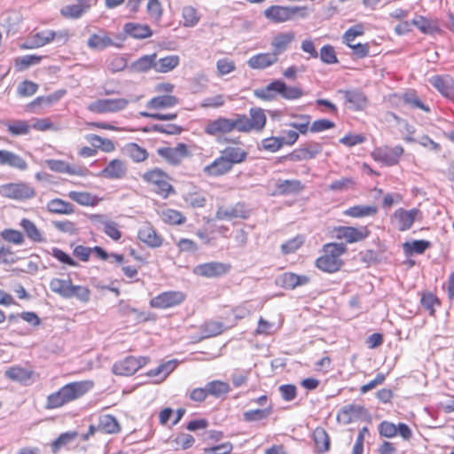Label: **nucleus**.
I'll return each mask as SVG.
<instances>
[{
  "label": "nucleus",
  "mask_w": 454,
  "mask_h": 454,
  "mask_svg": "<svg viewBox=\"0 0 454 454\" xmlns=\"http://www.w3.org/2000/svg\"><path fill=\"white\" fill-rule=\"evenodd\" d=\"M61 96L62 93L58 91L48 96L37 97L28 105V108L30 111L35 112L38 107L51 106L58 102Z\"/></svg>",
  "instance_id": "c9c22d12"
},
{
  "label": "nucleus",
  "mask_w": 454,
  "mask_h": 454,
  "mask_svg": "<svg viewBox=\"0 0 454 454\" xmlns=\"http://www.w3.org/2000/svg\"><path fill=\"white\" fill-rule=\"evenodd\" d=\"M323 151L322 145L309 142L292 152L287 158L293 161L309 160L316 158Z\"/></svg>",
  "instance_id": "2eb2a0df"
},
{
  "label": "nucleus",
  "mask_w": 454,
  "mask_h": 454,
  "mask_svg": "<svg viewBox=\"0 0 454 454\" xmlns=\"http://www.w3.org/2000/svg\"><path fill=\"white\" fill-rule=\"evenodd\" d=\"M5 376L12 380L26 383L31 379L32 372L21 367H12L5 372Z\"/></svg>",
  "instance_id": "09e8293b"
},
{
  "label": "nucleus",
  "mask_w": 454,
  "mask_h": 454,
  "mask_svg": "<svg viewBox=\"0 0 454 454\" xmlns=\"http://www.w3.org/2000/svg\"><path fill=\"white\" fill-rule=\"evenodd\" d=\"M137 236L143 243L150 247H159L162 245V238L149 223H145L140 227Z\"/></svg>",
  "instance_id": "4be33fe9"
},
{
  "label": "nucleus",
  "mask_w": 454,
  "mask_h": 454,
  "mask_svg": "<svg viewBox=\"0 0 454 454\" xmlns=\"http://www.w3.org/2000/svg\"><path fill=\"white\" fill-rule=\"evenodd\" d=\"M221 155L230 163L231 167L243 162L247 153L240 147L228 146L221 152Z\"/></svg>",
  "instance_id": "7c9ffc66"
},
{
  "label": "nucleus",
  "mask_w": 454,
  "mask_h": 454,
  "mask_svg": "<svg viewBox=\"0 0 454 454\" xmlns=\"http://www.w3.org/2000/svg\"><path fill=\"white\" fill-rule=\"evenodd\" d=\"M90 290L83 286H74L72 284L68 299L76 298L81 302L86 303L90 300Z\"/></svg>",
  "instance_id": "6e6d98bb"
},
{
  "label": "nucleus",
  "mask_w": 454,
  "mask_h": 454,
  "mask_svg": "<svg viewBox=\"0 0 454 454\" xmlns=\"http://www.w3.org/2000/svg\"><path fill=\"white\" fill-rule=\"evenodd\" d=\"M129 101L123 98H99L88 106V110L94 114H112L124 110Z\"/></svg>",
  "instance_id": "423d86ee"
},
{
  "label": "nucleus",
  "mask_w": 454,
  "mask_h": 454,
  "mask_svg": "<svg viewBox=\"0 0 454 454\" xmlns=\"http://www.w3.org/2000/svg\"><path fill=\"white\" fill-rule=\"evenodd\" d=\"M272 412V408L255 409L245 411L243 414L244 420L247 422L260 421L267 419Z\"/></svg>",
  "instance_id": "8fccbe9b"
},
{
  "label": "nucleus",
  "mask_w": 454,
  "mask_h": 454,
  "mask_svg": "<svg viewBox=\"0 0 454 454\" xmlns=\"http://www.w3.org/2000/svg\"><path fill=\"white\" fill-rule=\"evenodd\" d=\"M250 117L245 114H238L239 131L250 132L251 130L262 131L266 124V115L263 109L253 107L249 111Z\"/></svg>",
  "instance_id": "20e7f679"
},
{
  "label": "nucleus",
  "mask_w": 454,
  "mask_h": 454,
  "mask_svg": "<svg viewBox=\"0 0 454 454\" xmlns=\"http://www.w3.org/2000/svg\"><path fill=\"white\" fill-rule=\"evenodd\" d=\"M182 17L184 19V27H192L200 21V16L197 10L190 5L183 8Z\"/></svg>",
  "instance_id": "864d4df0"
},
{
  "label": "nucleus",
  "mask_w": 454,
  "mask_h": 454,
  "mask_svg": "<svg viewBox=\"0 0 454 454\" xmlns=\"http://www.w3.org/2000/svg\"><path fill=\"white\" fill-rule=\"evenodd\" d=\"M87 10L80 4L74 5H66L61 9V14L67 18L78 19Z\"/></svg>",
  "instance_id": "774afa93"
},
{
  "label": "nucleus",
  "mask_w": 454,
  "mask_h": 454,
  "mask_svg": "<svg viewBox=\"0 0 454 454\" xmlns=\"http://www.w3.org/2000/svg\"><path fill=\"white\" fill-rule=\"evenodd\" d=\"M175 366L174 361H168L167 363L160 364L157 368L150 370L147 375L149 377H156L162 374L161 381L174 370Z\"/></svg>",
  "instance_id": "bf43d9fd"
},
{
  "label": "nucleus",
  "mask_w": 454,
  "mask_h": 454,
  "mask_svg": "<svg viewBox=\"0 0 454 454\" xmlns=\"http://www.w3.org/2000/svg\"><path fill=\"white\" fill-rule=\"evenodd\" d=\"M338 93L343 95L347 107L353 111L364 110L367 105V98L365 95L360 90H340Z\"/></svg>",
  "instance_id": "a211bd4d"
},
{
  "label": "nucleus",
  "mask_w": 454,
  "mask_h": 454,
  "mask_svg": "<svg viewBox=\"0 0 454 454\" xmlns=\"http://www.w3.org/2000/svg\"><path fill=\"white\" fill-rule=\"evenodd\" d=\"M142 178L145 182L153 185L154 192L163 199L176 193L174 187L169 183L170 177L160 168H155L144 173Z\"/></svg>",
  "instance_id": "7ed1b4c3"
},
{
  "label": "nucleus",
  "mask_w": 454,
  "mask_h": 454,
  "mask_svg": "<svg viewBox=\"0 0 454 454\" xmlns=\"http://www.w3.org/2000/svg\"><path fill=\"white\" fill-rule=\"evenodd\" d=\"M47 166L52 171L59 173H67L69 175L82 176L83 170L81 168H77L69 165L66 161L59 160H47Z\"/></svg>",
  "instance_id": "2f4dec72"
},
{
  "label": "nucleus",
  "mask_w": 454,
  "mask_h": 454,
  "mask_svg": "<svg viewBox=\"0 0 454 454\" xmlns=\"http://www.w3.org/2000/svg\"><path fill=\"white\" fill-rule=\"evenodd\" d=\"M403 148L401 145L395 147H379L372 153V156L376 161H380L387 166H394L398 163Z\"/></svg>",
  "instance_id": "f8f14e48"
},
{
  "label": "nucleus",
  "mask_w": 454,
  "mask_h": 454,
  "mask_svg": "<svg viewBox=\"0 0 454 454\" xmlns=\"http://www.w3.org/2000/svg\"><path fill=\"white\" fill-rule=\"evenodd\" d=\"M46 207L50 213L58 215H70L74 212V205L61 199L51 200Z\"/></svg>",
  "instance_id": "473e14b6"
},
{
  "label": "nucleus",
  "mask_w": 454,
  "mask_h": 454,
  "mask_svg": "<svg viewBox=\"0 0 454 454\" xmlns=\"http://www.w3.org/2000/svg\"><path fill=\"white\" fill-rule=\"evenodd\" d=\"M303 90L298 86H287L281 80H274L263 88L254 90V95L262 100L272 101L280 95L286 100H294L303 96Z\"/></svg>",
  "instance_id": "f03ea898"
},
{
  "label": "nucleus",
  "mask_w": 454,
  "mask_h": 454,
  "mask_svg": "<svg viewBox=\"0 0 454 454\" xmlns=\"http://www.w3.org/2000/svg\"><path fill=\"white\" fill-rule=\"evenodd\" d=\"M335 233L337 239H345L347 243H355L365 239L370 235V231L366 226H340L335 229Z\"/></svg>",
  "instance_id": "4468645a"
},
{
  "label": "nucleus",
  "mask_w": 454,
  "mask_h": 454,
  "mask_svg": "<svg viewBox=\"0 0 454 454\" xmlns=\"http://www.w3.org/2000/svg\"><path fill=\"white\" fill-rule=\"evenodd\" d=\"M430 242L427 240H414L412 242H405L403 247L407 254H423L429 247Z\"/></svg>",
  "instance_id": "603ef678"
},
{
  "label": "nucleus",
  "mask_w": 454,
  "mask_h": 454,
  "mask_svg": "<svg viewBox=\"0 0 454 454\" xmlns=\"http://www.w3.org/2000/svg\"><path fill=\"white\" fill-rule=\"evenodd\" d=\"M223 331V325L221 322L210 321L207 322L202 329V333L205 338L216 336L222 333Z\"/></svg>",
  "instance_id": "0e129e2a"
},
{
  "label": "nucleus",
  "mask_w": 454,
  "mask_h": 454,
  "mask_svg": "<svg viewBox=\"0 0 454 454\" xmlns=\"http://www.w3.org/2000/svg\"><path fill=\"white\" fill-rule=\"evenodd\" d=\"M316 266L325 272H335L341 266V260L334 259L324 253L322 256L317 259Z\"/></svg>",
  "instance_id": "f704fd0d"
},
{
  "label": "nucleus",
  "mask_w": 454,
  "mask_h": 454,
  "mask_svg": "<svg viewBox=\"0 0 454 454\" xmlns=\"http://www.w3.org/2000/svg\"><path fill=\"white\" fill-rule=\"evenodd\" d=\"M7 131L12 136H24L30 132L31 125L27 121L14 120L6 123Z\"/></svg>",
  "instance_id": "ea45409f"
},
{
  "label": "nucleus",
  "mask_w": 454,
  "mask_h": 454,
  "mask_svg": "<svg viewBox=\"0 0 454 454\" xmlns=\"http://www.w3.org/2000/svg\"><path fill=\"white\" fill-rule=\"evenodd\" d=\"M278 61V58L271 52L258 53L247 60V65L252 69H265Z\"/></svg>",
  "instance_id": "393cba45"
},
{
  "label": "nucleus",
  "mask_w": 454,
  "mask_h": 454,
  "mask_svg": "<svg viewBox=\"0 0 454 454\" xmlns=\"http://www.w3.org/2000/svg\"><path fill=\"white\" fill-rule=\"evenodd\" d=\"M157 55L155 53L151 55H145L138 59L133 65L134 68L138 72H145L151 68L155 70Z\"/></svg>",
  "instance_id": "3c124183"
},
{
  "label": "nucleus",
  "mask_w": 454,
  "mask_h": 454,
  "mask_svg": "<svg viewBox=\"0 0 454 454\" xmlns=\"http://www.w3.org/2000/svg\"><path fill=\"white\" fill-rule=\"evenodd\" d=\"M315 444L320 452H325L330 447V438L322 427H317L313 433Z\"/></svg>",
  "instance_id": "c03bdc74"
},
{
  "label": "nucleus",
  "mask_w": 454,
  "mask_h": 454,
  "mask_svg": "<svg viewBox=\"0 0 454 454\" xmlns=\"http://www.w3.org/2000/svg\"><path fill=\"white\" fill-rule=\"evenodd\" d=\"M162 221L169 224H182L186 221L185 216L179 211L168 208L161 211Z\"/></svg>",
  "instance_id": "de8ad7c7"
},
{
  "label": "nucleus",
  "mask_w": 454,
  "mask_h": 454,
  "mask_svg": "<svg viewBox=\"0 0 454 454\" xmlns=\"http://www.w3.org/2000/svg\"><path fill=\"white\" fill-rule=\"evenodd\" d=\"M53 226L59 231L69 235L78 234V228L76 224L69 220L65 221H54L52 222Z\"/></svg>",
  "instance_id": "69168bd1"
},
{
  "label": "nucleus",
  "mask_w": 454,
  "mask_h": 454,
  "mask_svg": "<svg viewBox=\"0 0 454 454\" xmlns=\"http://www.w3.org/2000/svg\"><path fill=\"white\" fill-rule=\"evenodd\" d=\"M150 361L148 356H129L123 360L114 363L113 372L121 376H130Z\"/></svg>",
  "instance_id": "0eeeda50"
},
{
  "label": "nucleus",
  "mask_w": 454,
  "mask_h": 454,
  "mask_svg": "<svg viewBox=\"0 0 454 454\" xmlns=\"http://www.w3.org/2000/svg\"><path fill=\"white\" fill-rule=\"evenodd\" d=\"M78 436V433L75 431L66 432L61 434L53 442L51 443V449L54 453L58 452L63 447L67 446L73 442Z\"/></svg>",
  "instance_id": "a18cd8bd"
},
{
  "label": "nucleus",
  "mask_w": 454,
  "mask_h": 454,
  "mask_svg": "<svg viewBox=\"0 0 454 454\" xmlns=\"http://www.w3.org/2000/svg\"><path fill=\"white\" fill-rule=\"evenodd\" d=\"M346 250V246L342 243H329L324 246V253L337 260H340V255L343 254Z\"/></svg>",
  "instance_id": "680f3d73"
},
{
  "label": "nucleus",
  "mask_w": 454,
  "mask_h": 454,
  "mask_svg": "<svg viewBox=\"0 0 454 454\" xmlns=\"http://www.w3.org/2000/svg\"><path fill=\"white\" fill-rule=\"evenodd\" d=\"M0 194L4 197L25 200L33 198L35 195V189L25 183H12L0 186Z\"/></svg>",
  "instance_id": "1a4fd4ad"
},
{
  "label": "nucleus",
  "mask_w": 454,
  "mask_h": 454,
  "mask_svg": "<svg viewBox=\"0 0 454 454\" xmlns=\"http://www.w3.org/2000/svg\"><path fill=\"white\" fill-rule=\"evenodd\" d=\"M20 225L32 241L41 243L45 240L40 230L29 219H22Z\"/></svg>",
  "instance_id": "58836bf2"
},
{
  "label": "nucleus",
  "mask_w": 454,
  "mask_h": 454,
  "mask_svg": "<svg viewBox=\"0 0 454 454\" xmlns=\"http://www.w3.org/2000/svg\"><path fill=\"white\" fill-rule=\"evenodd\" d=\"M392 217L396 223V228L400 231H405L411 228L416 220L422 219V213L416 207L410 210L400 207L394 212Z\"/></svg>",
  "instance_id": "9b49d317"
},
{
  "label": "nucleus",
  "mask_w": 454,
  "mask_h": 454,
  "mask_svg": "<svg viewBox=\"0 0 454 454\" xmlns=\"http://www.w3.org/2000/svg\"><path fill=\"white\" fill-rule=\"evenodd\" d=\"M93 387L91 380L74 381L63 386L59 391L48 395L45 407L47 409H57L74 401Z\"/></svg>",
  "instance_id": "f257e3e1"
},
{
  "label": "nucleus",
  "mask_w": 454,
  "mask_h": 454,
  "mask_svg": "<svg viewBox=\"0 0 454 454\" xmlns=\"http://www.w3.org/2000/svg\"><path fill=\"white\" fill-rule=\"evenodd\" d=\"M304 186L299 180H283L277 184V189L280 194H296L303 190Z\"/></svg>",
  "instance_id": "e433bc0d"
},
{
  "label": "nucleus",
  "mask_w": 454,
  "mask_h": 454,
  "mask_svg": "<svg viewBox=\"0 0 454 454\" xmlns=\"http://www.w3.org/2000/svg\"><path fill=\"white\" fill-rule=\"evenodd\" d=\"M125 151L135 162H143L148 158L147 151L136 143L128 144Z\"/></svg>",
  "instance_id": "37998d69"
},
{
  "label": "nucleus",
  "mask_w": 454,
  "mask_h": 454,
  "mask_svg": "<svg viewBox=\"0 0 454 454\" xmlns=\"http://www.w3.org/2000/svg\"><path fill=\"white\" fill-rule=\"evenodd\" d=\"M113 44L112 39L106 35H92L88 40V46L92 49L103 50Z\"/></svg>",
  "instance_id": "5fc2aeb1"
},
{
  "label": "nucleus",
  "mask_w": 454,
  "mask_h": 454,
  "mask_svg": "<svg viewBox=\"0 0 454 454\" xmlns=\"http://www.w3.org/2000/svg\"><path fill=\"white\" fill-rule=\"evenodd\" d=\"M247 217L248 212L241 203H237L230 207L221 206L217 208L215 213V219L217 220L231 221L235 218L246 219Z\"/></svg>",
  "instance_id": "f3484780"
},
{
  "label": "nucleus",
  "mask_w": 454,
  "mask_h": 454,
  "mask_svg": "<svg viewBox=\"0 0 454 454\" xmlns=\"http://www.w3.org/2000/svg\"><path fill=\"white\" fill-rule=\"evenodd\" d=\"M231 269V266L229 263L214 261L198 264L193 268L192 272L199 277L214 278L226 275L230 272Z\"/></svg>",
  "instance_id": "6e6552de"
},
{
  "label": "nucleus",
  "mask_w": 454,
  "mask_h": 454,
  "mask_svg": "<svg viewBox=\"0 0 454 454\" xmlns=\"http://www.w3.org/2000/svg\"><path fill=\"white\" fill-rule=\"evenodd\" d=\"M98 428L106 434H118L121 431V425L116 418L110 414L99 416Z\"/></svg>",
  "instance_id": "c85d7f7f"
},
{
  "label": "nucleus",
  "mask_w": 454,
  "mask_h": 454,
  "mask_svg": "<svg viewBox=\"0 0 454 454\" xmlns=\"http://www.w3.org/2000/svg\"><path fill=\"white\" fill-rule=\"evenodd\" d=\"M71 286L72 281L70 279L54 278L50 282V289L65 299H68Z\"/></svg>",
  "instance_id": "4c0bfd02"
},
{
  "label": "nucleus",
  "mask_w": 454,
  "mask_h": 454,
  "mask_svg": "<svg viewBox=\"0 0 454 454\" xmlns=\"http://www.w3.org/2000/svg\"><path fill=\"white\" fill-rule=\"evenodd\" d=\"M403 101L411 108H419L425 112L430 111L429 107L420 100V98L417 96V94L414 91L406 92L403 95Z\"/></svg>",
  "instance_id": "052dcab7"
},
{
  "label": "nucleus",
  "mask_w": 454,
  "mask_h": 454,
  "mask_svg": "<svg viewBox=\"0 0 454 454\" xmlns=\"http://www.w3.org/2000/svg\"><path fill=\"white\" fill-rule=\"evenodd\" d=\"M126 174V164L119 159L112 160L100 172V176L108 179H121Z\"/></svg>",
  "instance_id": "5701e85b"
},
{
  "label": "nucleus",
  "mask_w": 454,
  "mask_h": 454,
  "mask_svg": "<svg viewBox=\"0 0 454 454\" xmlns=\"http://www.w3.org/2000/svg\"><path fill=\"white\" fill-rule=\"evenodd\" d=\"M285 145V137H270L262 140L261 146L263 150L275 153Z\"/></svg>",
  "instance_id": "4d7b16f0"
},
{
  "label": "nucleus",
  "mask_w": 454,
  "mask_h": 454,
  "mask_svg": "<svg viewBox=\"0 0 454 454\" xmlns=\"http://www.w3.org/2000/svg\"><path fill=\"white\" fill-rule=\"evenodd\" d=\"M239 119L238 114L235 119H229L225 117H219L214 121H210L205 127V132L210 136H219L230 133L233 130L239 131Z\"/></svg>",
  "instance_id": "9d476101"
},
{
  "label": "nucleus",
  "mask_w": 454,
  "mask_h": 454,
  "mask_svg": "<svg viewBox=\"0 0 454 454\" xmlns=\"http://www.w3.org/2000/svg\"><path fill=\"white\" fill-rule=\"evenodd\" d=\"M294 33L292 31L277 34L272 38L270 43L272 47V53L278 58L279 55L284 53L289 48L290 44L294 40Z\"/></svg>",
  "instance_id": "412c9836"
},
{
  "label": "nucleus",
  "mask_w": 454,
  "mask_h": 454,
  "mask_svg": "<svg viewBox=\"0 0 454 454\" xmlns=\"http://www.w3.org/2000/svg\"><path fill=\"white\" fill-rule=\"evenodd\" d=\"M67 38L68 33L67 31L55 32L46 29L31 35L22 47L25 49L39 48L53 41L65 43Z\"/></svg>",
  "instance_id": "39448f33"
},
{
  "label": "nucleus",
  "mask_w": 454,
  "mask_h": 454,
  "mask_svg": "<svg viewBox=\"0 0 454 454\" xmlns=\"http://www.w3.org/2000/svg\"><path fill=\"white\" fill-rule=\"evenodd\" d=\"M68 197L82 206H92L95 204V198L90 193L86 192H75L72 191L69 192Z\"/></svg>",
  "instance_id": "13d9d810"
},
{
  "label": "nucleus",
  "mask_w": 454,
  "mask_h": 454,
  "mask_svg": "<svg viewBox=\"0 0 454 454\" xmlns=\"http://www.w3.org/2000/svg\"><path fill=\"white\" fill-rule=\"evenodd\" d=\"M207 394L216 398L226 395L230 391V386L228 383L221 380H213L206 385Z\"/></svg>",
  "instance_id": "49530a36"
},
{
  "label": "nucleus",
  "mask_w": 454,
  "mask_h": 454,
  "mask_svg": "<svg viewBox=\"0 0 454 454\" xmlns=\"http://www.w3.org/2000/svg\"><path fill=\"white\" fill-rule=\"evenodd\" d=\"M430 83L446 97L454 96V82L448 77L434 75L429 80Z\"/></svg>",
  "instance_id": "c756f323"
},
{
  "label": "nucleus",
  "mask_w": 454,
  "mask_h": 454,
  "mask_svg": "<svg viewBox=\"0 0 454 454\" xmlns=\"http://www.w3.org/2000/svg\"><path fill=\"white\" fill-rule=\"evenodd\" d=\"M377 213V207L374 206H367V205H358L354 206L347 210H345L344 214L348 216L359 218L368 215H373Z\"/></svg>",
  "instance_id": "79ce46f5"
},
{
  "label": "nucleus",
  "mask_w": 454,
  "mask_h": 454,
  "mask_svg": "<svg viewBox=\"0 0 454 454\" xmlns=\"http://www.w3.org/2000/svg\"><path fill=\"white\" fill-rule=\"evenodd\" d=\"M124 31L127 35L137 39H145L150 37L153 32L148 25L137 23H127L124 26Z\"/></svg>",
  "instance_id": "72a5a7b5"
},
{
  "label": "nucleus",
  "mask_w": 454,
  "mask_h": 454,
  "mask_svg": "<svg viewBox=\"0 0 454 454\" xmlns=\"http://www.w3.org/2000/svg\"><path fill=\"white\" fill-rule=\"evenodd\" d=\"M156 152L170 165L180 164L182 160L189 154L187 145L184 143H179L176 147H160Z\"/></svg>",
  "instance_id": "ddd939ff"
},
{
  "label": "nucleus",
  "mask_w": 454,
  "mask_h": 454,
  "mask_svg": "<svg viewBox=\"0 0 454 454\" xmlns=\"http://www.w3.org/2000/svg\"><path fill=\"white\" fill-rule=\"evenodd\" d=\"M309 282V278L305 275H297L293 272H285L276 279L277 285L285 289L293 290L298 286H305Z\"/></svg>",
  "instance_id": "6ab92c4d"
},
{
  "label": "nucleus",
  "mask_w": 454,
  "mask_h": 454,
  "mask_svg": "<svg viewBox=\"0 0 454 454\" xmlns=\"http://www.w3.org/2000/svg\"><path fill=\"white\" fill-rule=\"evenodd\" d=\"M364 411V408L358 404H348L343 406L337 414V420L348 425L356 420Z\"/></svg>",
  "instance_id": "b1692460"
},
{
  "label": "nucleus",
  "mask_w": 454,
  "mask_h": 454,
  "mask_svg": "<svg viewBox=\"0 0 454 454\" xmlns=\"http://www.w3.org/2000/svg\"><path fill=\"white\" fill-rule=\"evenodd\" d=\"M178 102V98L176 96L162 95L150 99L146 103V107L149 109H166L176 106Z\"/></svg>",
  "instance_id": "cd10ccee"
},
{
  "label": "nucleus",
  "mask_w": 454,
  "mask_h": 454,
  "mask_svg": "<svg viewBox=\"0 0 454 454\" xmlns=\"http://www.w3.org/2000/svg\"><path fill=\"white\" fill-rule=\"evenodd\" d=\"M263 13L269 20L283 23L292 20V6L271 5Z\"/></svg>",
  "instance_id": "aec40b11"
},
{
  "label": "nucleus",
  "mask_w": 454,
  "mask_h": 454,
  "mask_svg": "<svg viewBox=\"0 0 454 454\" xmlns=\"http://www.w3.org/2000/svg\"><path fill=\"white\" fill-rule=\"evenodd\" d=\"M0 165H6L21 171L27 168V163L22 157L7 150H2L0 155Z\"/></svg>",
  "instance_id": "a878e982"
},
{
  "label": "nucleus",
  "mask_w": 454,
  "mask_h": 454,
  "mask_svg": "<svg viewBox=\"0 0 454 454\" xmlns=\"http://www.w3.org/2000/svg\"><path fill=\"white\" fill-rule=\"evenodd\" d=\"M231 168L230 163L221 155L211 164L206 166L203 172L209 176H219L228 173Z\"/></svg>",
  "instance_id": "bb28decb"
},
{
  "label": "nucleus",
  "mask_w": 454,
  "mask_h": 454,
  "mask_svg": "<svg viewBox=\"0 0 454 454\" xmlns=\"http://www.w3.org/2000/svg\"><path fill=\"white\" fill-rule=\"evenodd\" d=\"M179 64V57L176 55L167 56L161 59H156L155 71L159 73H168L173 70Z\"/></svg>",
  "instance_id": "a19ab883"
},
{
  "label": "nucleus",
  "mask_w": 454,
  "mask_h": 454,
  "mask_svg": "<svg viewBox=\"0 0 454 454\" xmlns=\"http://www.w3.org/2000/svg\"><path fill=\"white\" fill-rule=\"evenodd\" d=\"M184 300V295L182 292L169 291L160 294L153 298L150 305L153 308L167 309L180 304Z\"/></svg>",
  "instance_id": "dca6fc26"
},
{
  "label": "nucleus",
  "mask_w": 454,
  "mask_h": 454,
  "mask_svg": "<svg viewBox=\"0 0 454 454\" xmlns=\"http://www.w3.org/2000/svg\"><path fill=\"white\" fill-rule=\"evenodd\" d=\"M1 237L7 242L15 244V245H22L25 241V239L22 233L17 230L13 229H5L1 232Z\"/></svg>",
  "instance_id": "e2e57ef3"
},
{
  "label": "nucleus",
  "mask_w": 454,
  "mask_h": 454,
  "mask_svg": "<svg viewBox=\"0 0 454 454\" xmlns=\"http://www.w3.org/2000/svg\"><path fill=\"white\" fill-rule=\"evenodd\" d=\"M146 10L153 20L157 22L160 20L163 11L160 0H149Z\"/></svg>",
  "instance_id": "338daca9"
}]
</instances>
